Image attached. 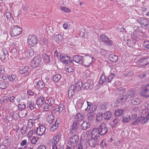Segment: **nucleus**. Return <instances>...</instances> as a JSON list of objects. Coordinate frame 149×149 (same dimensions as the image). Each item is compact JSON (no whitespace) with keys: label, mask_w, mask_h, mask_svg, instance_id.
I'll return each instance as SVG.
<instances>
[{"label":"nucleus","mask_w":149,"mask_h":149,"mask_svg":"<svg viewBox=\"0 0 149 149\" xmlns=\"http://www.w3.org/2000/svg\"><path fill=\"white\" fill-rule=\"evenodd\" d=\"M97 131V129L94 128L92 132L91 133V138L88 140V143L89 146L91 147H94L98 145L100 140V138L99 136V134L96 132Z\"/></svg>","instance_id":"nucleus-1"},{"label":"nucleus","mask_w":149,"mask_h":149,"mask_svg":"<svg viewBox=\"0 0 149 149\" xmlns=\"http://www.w3.org/2000/svg\"><path fill=\"white\" fill-rule=\"evenodd\" d=\"M97 130L98 132H96L99 134V135H103L106 134L108 131V127L105 123L101 124L98 127Z\"/></svg>","instance_id":"nucleus-2"},{"label":"nucleus","mask_w":149,"mask_h":149,"mask_svg":"<svg viewBox=\"0 0 149 149\" xmlns=\"http://www.w3.org/2000/svg\"><path fill=\"white\" fill-rule=\"evenodd\" d=\"M22 31V29L17 26H14L10 31L12 36H16L20 35Z\"/></svg>","instance_id":"nucleus-3"},{"label":"nucleus","mask_w":149,"mask_h":149,"mask_svg":"<svg viewBox=\"0 0 149 149\" xmlns=\"http://www.w3.org/2000/svg\"><path fill=\"white\" fill-rule=\"evenodd\" d=\"M28 43L31 47H33L38 43V40L35 36H29L28 37Z\"/></svg>","instance_id":"nucleus-4"},{"label":"nucleus","mask_w":149,"mask_h":149,"mask_svg":"<svg viewBox=\"0 0 149 149\" xmlns=\"http://www.w3.org/2000/svg\"><path fill=\"white\" fill-rule=\"evenodd\" d=\"M41 60V58L38 56L34 57L31 62V67L33 68H35L38 67L40 64Z\"/></svg>","instance_id":"nucleus-5"},{"label":"nucleus","mask_w":149,"mask_h":149,"mask_svg":"<svg viewBox=\"0 0 149 149\" xmlns=\"http://www.w3.org/2000/svg\"><path fill=\"white\" fill-rule=\"evenodd\" d=\"M101 40L104 42V44L107 45L111 46L112 44V41L105 35L101 34L100 36Z\"/></svg>","instance_id":"nucleus-6"},{"label":"nucleus","mask_w":149,"mask_h":149,"mask_svg":"<svg viewBox=\"0 0 149 149\" xmlns=\"http://www.w3.org/2000/svg\"><path fill=\"white\" fill-rule=\"evenodd\" d=\"M93 87V81L91 80H87L86 82L83 83L82 88L84 90L92 89Z\"/></svg>","instance_id":"nucleus-7"},{"label":"nucleus","mask_w":149,"mask_h":149,"mask_svg":"<svg viewBox=\"0 0 149 149\" xmlns=\"http://www.w3.org/2000/svg\"><path fill=\"white\" fill-rule=\"evenodd\" d=\"M93 62L91 57L88 56L86 55L85 57L83 58L82 63L81 64L84 66L88 67L90 66Z\"/></svg>","instance_id":"nucleus-8"},{"label":"nucleus","mask_w":149,"mask_h":149,"mask_svg":"<svg viewBox=\"0 0 149 149\" xmlns=\"http://www.w3.org/2000/svg\"><path fill=\"white\" fill-rule=\"evenodd\" d=\"M79 141V136L77 135L72 136L69 139L70 144L76 146Z\"/></svg>","instance_id":"nucleus-9"},{"label":"nucleus","mask_w":149,"mask_h":149,"mask_svg":"<svg viewBox=\"0 0 149 149\" xmlns=\"http://www.w3.org/2000/svg\"><path fill=\"white\" fill-rule=\"evenodd\" d=\"M79 124L78 122L75 121L71 125L70 132L71 134H75V133L77 132L78 129V126Z\"/></svg>","instance_id":"nucleus-10"},{"label":"nucleus","mask_w":149,"mask_h":149,"mask_svg":"<svg viewBox=\"0 0 149 149\" xmlns=\"http://www.w3.org/2000/svg\"><path fill=\"white\" fill-rule=\"evenodd\" d=\"M30 69L27 66H22L19 69V72L21 74H25L26 75L29 74Z\"/></svg>","instance_id":"nucleus-11"},{"label":"nucleus","mask_w":149,"mask_h":149,"mask_svg":"<svg viewBox=\"0 0 149 149\" xmlns=\"http://www.w3.org/2000/svg\"><path fill=\"white\" fill-rule=\"evenodd\" d=\"M60 58L61 59V61L65 64H68V61L70 60V57L69 56H66L63 54H60Z\"/></svg>","instance_id":"nucleus-12"},{"label":"nucleus","mask_w":149,"mask_h":149,"mask_svg":"<svg viewBox=\"0 0 149 149\" xmlns=\"http://www.w3.org/2000/svg\"><path fill=\"white\" fill-rule=\"evenodd\" d=\"M138 22L141 25L146 26L149 24V21L147 19L143 17L137 19Z\"/></svg>","instance_id":"nucleus-13"},{"label":"nucleus","mask_w":149,"mask_h":149,"mask_svg":"<svg viewBox=\"0 0 149 149\" xmlns=\"http://www.w3.org/2000/svg\"><path fill=\"white\" fill-rule=\"evenodd\" d=\"M3 54V55H0V58L1 59L4 60L6 57H8L9 58L8 53L10 51V50L8 48H4L2 50Z\"/></svg>","instance_id":"nucleus-14"},{"label":"nucleus","mask_w":149,"mask_h":149,"mask_svg":"<svg viewBox=\"0 0 149 149\" xmlns=\"http://www.w3.org/2000/svg\"><path fill=\"white\" fill-rule=\"evenodd\" d=\"M46 130V128L45 127L43 126H40L37 129L36 132L38 135H42L45 133Z\"/></svg>","instance_id":"nucleus-15"},{"label":"nucleus","mask_w":149,"mask_h":149,"mask_svg":"<svg viewBox=\"0 0 149 149\" xmlns=\"http://www.w3.org/2000/svg\"><path fill=\"white\" fill-rule=\"evenodd\" d=\"M83 58V56L77 55L74 56L73 57V61L77 63L81 64L82 63Z\"/></svg>","instance_id":"nucleus-16"},{"label":"nucleus","mask_w":149,"mask_h":149,"mask_svg":"<svg viewBox=\"0 0 149 149\" xmlns=\"http://www.w3.org/2000/svg\"><path fill=\"white\" fill-rule=\"evenodd\" d=\"M75 88L74 85L72 84L69 87L68 90V96L70 97L74 95Z\"/></svg>","instance_id":"nucleus-17"},{"label":"nucleus","mask_w":149,"mask_h":149,"mask_svg":"<svg viewBox=\"0 0 149 149\" xmlns=\"http://www.w3.org/2000/svg\"><path fill=\"white\" fill-rule=\"evenodd\" d=\"M139 124L141 123V124H144L147 123L148 120L149 119V116L148 117V114L146 117L141 116L139 117Z\"/></svg>","instance_id":"nucleus-18"},{"label":"nucleus","mask_w":149,"mask_h":149,"mask_svg":"<svg viewBox=\"0 0 149 149\" xmlns=\"http://www.w3.org/2000/svg\"><path fill=\"white\" fill-rule=\"evenodd\" d=\"M90 125L91 124L89 122L84 121L81 125V128L83 130H86L90 127Z\"/></svg>","instance_id":"nucleus-19"},{"label":"nucleus","mask_w":149,"mask_h":149,"mask_svg":"<svg viewBox=\"0 0 149 149\" xmlns=\"http://www.w3.org/2000/svg\"><path fill=\"white\" fill-rule=\"evenodd\" d=\"M25 54L27 58L32 57L34 54V50L33 49L31 48L26 49L25 52Z\"/></svg>","instance_id":"nucleus-20"},{"label":"nucleus","mask_w":149,"mask_h":149,"mask_svg":"<svg viewBox=\"0 0 149 149\" xmlns=\"http://www.w3.org/2000/svg\"><path fill=\"white\" fill-rule=\"evenodd\" d=\"M126 94L128 98L130 99L134 97L135 95V92L133 89H130L127 92Z\"/></svg>","instance_id":"nucleus-21"},{"label":"nucleus","mask_w":149,"mask_h":149,"mask_svg":"<svg viewBox=\"0 0 149 149\" xmlns=\"http://www.w3.org/2000/svg\"><path fill=\"white\" fill-rule=\"evenodd\" d=\"M45 84L42 79H41L38 83L35 85V86L39 90H41L43 89L45 86Z\"/></svg>","instance_id":"nucleus-22"},{"label":"nucleus","mask_w":149,"mask_h":149,"mask_svg":"<svg viewBox=\"0 0 149 149\" xmlns=\"http://www.w3.org/2000/svg\"><path fill=\"white\" fill-rule=\"evenodd\" d=\"M85 100H79L77 102L76 105V108L79 110H80L82 107L84 103Z\"/></svg>","instance_id":"nucleus-23"},{"label":"nucleus","mask_w":149,"mask_h":149,"mask_svg":"<svg viewBox=\"0 0 149 149\" xmlns=\"http://www.w3.org/2000/svg\"><path fill=\"white\" fill-rule=\"evenodd\" d=\"M44 100L45 98L43 97L40 96L38 97L36 102L37 105L41 107L42 105L44 104Z\"/></svg>","instance_id":"nucleus-24"},{"label":"nucleus","mask_w":149,"mask_h":149,"mask_svg":"<svg viewBox=\"0 0 149 149\" xmlns=\"http://www.w3.org/2000/svg\"><path fill=\"white\" fill-rule=\"evenodd\" d=\"M141 95L146 98L149 97V91L145 87L143 91L141 92Z\"/></svg>","instance_id":"nucleus-25"},{"label":"nucleus","mask_w":149,"mask_h":149,"mask_svg":"<svg viewBox=\"0 0 149 149\" xmlns=\"http://www.w3.org/2000/svg\"><path fill=\"white\" fill-rule=\"evenodd\" d=\"M128 98L126 94L124 95L123 93L122 94L120 95L118 98V101L120 102H124Z\"/></svg>","instance_id":"nucleus-26"},{"label":"nucleus","mask_w":149,"mask_h":149,"mask_svg":"<svg viewBox=\"0 0 149 149\" xmlns=\"http://www.w3.org/2000/svg\"><path fill=\"white\" fill-rule=\"evenodd\" d=\"M139 62L141 64L142 63L141 65L146 66L149 64V57L142 58L140 60Z\"/></svg>","instance_id":"nucleus-27"},{"label":"nucleus","mask_w":149,"mask_h":149,"mask_svg":"<svg viewBox=\"0 0 149 149\" xmlns=\"http://www.w3.org/2000/svg\"><path fill=\"white\" fill-rule=\"evenodd\" d=\"M75 90L76 91L78 92L81 90L82 88L83 83L81 81H78L75 84Z\"/></svg>","instance_id":"nucleus-28"},{"label":"nucleus","mask_w":149,"mask_h":149,"mask_svg":"<svg viewBox=\"0 0 149 149\" xmlns=\"http://www.w3.org/2000/svg\"><path fill=\"white\" fill-rule=\"evenodd\" d=\"M109 59L112 62H116L118 60V56L115 55L111 54L109 56Z\"/></svg>","instance_id":"nucleus-29"},{"label":"nucleus","mask_w":149,"mask_h":149,"mask_svg":"<svg viewBox=\"0 0 149 149\" xmlns=\"http://www.w3.org/2000/svg\"><path fill=\"white\" fill-rule=\"evenodd\" d=\"M45 103L48 106H52L54 104V100L53 98L51 97L46 100L45 101Z\"/></svg>","instance_id":"nucleus-30"},{"label":"nucleus","mask_w":149,"mask_h":149,"mask_svg":"<svg viewBox=\"0 0 149 149\" xmlns=\"http://www.w3.org/2000/svg\"><path fill=\"white\" fill-rule=\"evenodd\" d=\"M103 118V114L102 113H98L96 115V120L97 122H100Z\"/></svg>","instance_id":"nucleus-31"},{"label":"nucleus","mask_w":149,"mask_h":149,"mask_svg":"<svg viewBox=\"0 0 149 149\" xmlns=\"http://www.w3.org/2000/svg\"><path fill=\"white\" fill-rule=\"evenodd\" d=\"M112 113L110 111H107L105 112L103 114V118L107 120H109L111 117Z\"/></svg>","instance_id":"nucleus-32"},{"label":"nucleus","mask_w":149,"mask_h":149,"mask_svg":"<svg viewBox=\"0 0 149 149\" xmlns=\"http://www.w3.org/2000/svg\"><path fill=\"white\" fill-rule=\"evenodd\" d=\"M84 116L83 115H81L80 113H78L75 116V118L78 121H81L84 119Z\"/></svg>","instance_id":"nucleus-33"},{"label":"nucleus","mask_w":149,"mask_h":149,"mask_svg":"<svg viewBox=\"0 0 149 149\" xmlns=\"http://www.w3.org/2000/svg\"><path fill=\"white\" fill-rule=\"evenodd\" d=\"M61 137V136L60 135V134H58L57 136L53 137L52 142L54 143V145H56V144L59 141Z\"/></svg>","instance_id":"nucleus-34"},{"label":"nucleus","mask_w":149,"mask_h":149,"mask_svg":"<svg viewBox=\"0 0 149 149\" xmlns=\"http://www.w3.org/2000/svg\"><path fill=\"white\" fill-rule=\"evenodd\" d=\"M124 112V110L122 109H119L115 111L114 114L116 117H119Z\"/></svg>","instance_id":"nucleus-35"},{"label":"nucleus","mask_w":149,"mask_h":149,"mask_svg":"<svg viewBox=\"0 0 149 149\" xmlns=\"http://www.w3.org/2000/svg\"><path fill=\"white\" fill-rule=\"evenodd\" d=\"M54 39L57 42H61L63 40V37L61 35L58 34L56 35L54 37Z\"/></svg>","instance_id":"nucleus-36"},{"label":"nucleus","mask_w":149,"mask_h":149,"mask_svg":"<svg viewBox=\"0 0 149 149\" xmlns=\"http://www.w3.org/2000/svg\"><path fill=\"white\" fill-rule=\"evenodd\" d=\"M140 102V100L138 98H135L131 100V103L132 105H138Z\"/></svg>","instance_id":"nucleus-37"},{"label":"nucleus","mask_w":149,"mask_h":149,"mask_svg":"<svg viewBox=\"0 0 149 149\" xmlns=\"http://www.w3.org/2000/svg\"><path fill=\"white\" fill-rule=\"evenodd\" d=\"M122 118V121L123 122H128L131 120L130 116L128 115H123Z\"/></svg>","instance_id":"nucleus-38"},{"label":"nucleus","mask_w":149,"mask_h":149,"mask_svg":"<svg viewBox=\"0 0 149 149\" xmlns=\"http://www.w3.org/2000/svg\"><path fill=\"white\" fill-rule=\"evenodd\" d=\"M106 81L107 79L105 76L104 74H102L100 77L99 83L100 84L102 85L104 84V82H105Z\"/></svg>","instance_id":"nucleus-39"},{"label":"nucleus","mask_w":149,"mask_h":149,"mask_svg":"<svg viewBox=\"0 0 149 149\" xmlns=\"http://www.w3.org/2000/svg\"><path fill=\"white\" fill-rule=\"evenodd\" d=\"M43 58L45 62L49 63L50 62V56L46 54H43Z\"/></svg>","instance_id":"nucleus-40"},{"label":"nucleus","mask_w":149,"mask_h":149,"mask_svg":"<svg viewBox=\"0 0 149 149\" xmlns=\"http://www.w3.org/2000/svg\"><path fill=\"white\" fill-rule=\"evenodd\" d=\"M27 107L29 108L31 110L33 109L34 108V103L31 101H28Z\"/></svg>","instance_id":"nucleus-41"},{"label":"nucleus","mask_w":149,"mask_h":149,"mask_svg":"<svg viewBox=\"0 0 149 149\" xmlns=\"http://www.w3.org/2000/svg\"><path fill=\"white\" fill-rule=\"evenodd\" d=\"M88 141H87L86 140L84 139L83 141H81L80 143L81 145L84 149H85L87 147V143H88Z\"/></svg>","instance_id":"nucleus-42"},{"label":"nucleus","mask_w":149,"mask_h":149,"mask_svg":"<svg viewBox=\"0 0 149 149\" xmlns=\"http://www.w3.org/2000/svg\"><path fill=\"white\" fill-rule=\"evenodd\" d=\"M61 76L59 74H56L53 77V80L54 82H58L61 78Z\"/></svg>","instance_id":"nucleus-43"},{"label":"nucleus","mask_w":149,"mask_h":149,"mask_svg":"<svg viewBox=\"0 0 149 149\" xmlns=\"http://www.w3.org/2000/svg\"><path fill=\"white\" fill-rule=\"evenodd\" d=\"M57 122V120L55 121V123L53 124L52 127L50 129L51 132H54L56 129L58 128V124H56V122Z\"/></svg>","instance_id":"nucleus-44"},{"label":"nucleus","mask_w":149,"mask_h":149,"mask_svg":"<svg viewBox=\"0 0 149 149\" xmlns=\"http://www.w3.org/2000/svg\"><path fill=\"white\" fill-rule=\"evenodd\" d=\"M93 113L90 112L87 114V119L89 121H91L93 118Z\"/></svg>","instance_id":"nucleus-45"},{"label":"nucleus","mask_w":149,"mask_h":149,"mask_svg":"<svg viewBox=\"0 0 149 149\" xmlns=\"http://www.w3.org/2000/svg\"><path fill=\"white\" fill-rule=\"evenodd\" d=\"M40 43L41 44L43 45H46L48 44V41L45 38L41 39L40 40Z\"/></svg>","instance_id":"nucleus-46"},{"label":"nucleus","mask_w":149,"mask_h":149,"mask_svg":"<svg viewBox=\"0 0 149 149\" xmlns=\"http://www.w3.org/2000/svg\"><path fill=\"white\" fill-rule=\"evenodd\" d=\"M119 122V119L118 118H116L113 120V124L111 125V127L112 128L114 127L117 125Z\"/></svg>","instance_id":"nucleus-47"},{"label":"nucleus","mask_w":149,"mask_h":149,"mask_svg":"<svg viewBox=\"0 0 149 149\" xmlns=\"http://www.w3.org/2000/svg\"><path fill=\"white\" fill-rule=\"evenodd\" d=\"M7 84L3 81H0V88L2 89H5L7 87Z\"/></svg>","instance_id":"nucleus-48"},{"label":"nucleus","mask_w":149,"mask_h":149,"mask_svg":"<svg viewBox=\"0 0 149 149\" xmlns=\"http://www.w3.org/2000/svg\"><path fill=\"white\" fill-rule=\"evenodd\" d=\"M9 141V139H4L3 142V145L5 147L8 146L10 144Z\"/></svg>","instance_id":"nucleus-49"},{"label":"nucleus","mask_w":149,"mask_h":149,"mask_svg":"<svg viewBox=\"0 0 149 149\" xmlns=\"http://www.w3.org/2000/svg\"><path fill=\"white\" fill-rule=\"evenodd\" d=\"M101 109L105 111L107 108V105L105 103L101 104L100 105Z\"/></svg>","instance_id":"nucleus-50"},{"label":"nucleus","mask_w":149,"mask_h":149,"mask_svg":"<svg viewBox=\"0 0 149 149\" xmlns=\"http://www.w3.org/2000/svg\"><path fill=\"white\" fill-rule=\"evenodd\" d=\"M19 110L21 111L24 110L26 107V105L23 104H20L18 105Z\"/></svg>","instance_id":"nucleus-51"},{"label":"nucleus","mask_w":149,"mask_h":149,"mask_svg":"<svg viewBox=\"0 0 149 149\" xmlns=\"http://www.w3.org/2000/svg\"><path fill=\"white\" fill-rule=\"evenodd\" d=\"M16 76L15 74H12L9 75L8 77V78L9 79L10 81H13L16 79Z\"/></svg>","instance_id":"nucleus-52"},{"label":"nucleus","mask_w":149,"mask_h":149,"mask_svg":"<svg viewBox=\"0 0 149 149\" xmlns=\"http://www.w3.org/2000/svg\"><path fill=\"white\" fill-rule=\"evenodd\" d=\"M139 117L136 118L135 119H134L132 121V124L133 125H136L138 124H139Z\"/></svg>","instance_id":"nucleus-53"},{"label":"nucleus","mask_w":149,"mask_h":149,"mask_svg":"<svg viewBox=\"0 0 149 149\" xmlns=\"http://www.w3.org/2000/svg\"><path fill=\"white\" fill-rule=\"evenodd\" d=\"M27 128L26 126H23L21 129V133L22 135L24 134L27 131Z\"/></svg>","instance_id":"nucleus-54"},{"label":"nucleus","mask_w":149,"mask_h":149,"mask_svg":"<svg viewBox=\"0 0 149 149\" xmlns=\"http://www.w3.org/2000/svg\"><path fill=\"white\" fill-rule=\"evenodd\" d=\"M65 68L66 71L68 72H72L73 70V69L72 68V67L71 66H69L68 65L65 67Z\"/></svg>","instance_id":"nucleus-55"},{"label":"nucleus","mask_w":149,"mask_h":149,"mask_svg":"<svg viewBox=\"0 0 149 149\" xmlns=\"http://www.w3.org/2000/svg\"><path fill=\"white\" fill-rule=\"evenodd\" d=\"M12 14H11L10 13L7 12H6L4 16H6L8 19L10 20L11 18Z\"/></svg>","instance_id":"nucleus-56"},{"label":"nucleus","mask_w":149,"mask_h":149,"mask_svg":"<svg viewBox=\"0 0 149 149\" xmlns=\"http://www.w3.org/2000/svg\"><path fill=\"white\" fill-rule=\"evenodd\" d=\"M106 139H103L101 142L100 145L102 147H104L106 146V142H105Z\"/></svg>","instance_id":"nucleus-57"},{"label":"nucleus","mask_w":149,"mask_h":149,"mask_svg":"<svg viewBox=\"0 0 149 149\" xmlns=\"http://www.w3.org/2000/svg\"><path fill=\"white\" fill-rule=\"evenodd\" d=\"M114 76L113 74H111V75L108 77L107 80L106 82L107 81L108 83L110 82Z\"/></svg>","instance_id":"nucleus-58"},{"label":"nucleus","mask_w":149,"mask_h":149,"mask_svg":"<svg viewBox=\"0 0 149 149\" xmlns=\"http://www.w3.org/2000/svg\"><path fill=\"white\" fill-rule=\"evenodd\" d=\"M60 8L61 10H62L64 11V12L67 13V12H70V10L69 9L67 8H66L61 6L60 7Z\"/></svg>","instance_id":"nucleus-59"},{"label":"nucleus","mask_w":149,"mask_h":149,"mask_svg":"<svg viewBox=\"0 0 149 149\" xmlns=\"http://www.w3.org/2000/svg\"><path fill=\"white\" fill-rule=\"evenodd\" d=\"M33 120L32 119H30L29 120V121L27 125L28 126H30V127H32L33 124V122L32 121Z\"/></svg>","instance_id":"nucleus-60"},{"label":"nucleus","mask_w":149,"mask_h":149,"mask_svg":"<svg viewBox=\"0 0 149 149\" xmlns=\"http://www.w3.org/2000/svg\"><path fill=\"white\" fill-rule=\"evenodd\" d=\"M19 42L14 41L12 43L11 45L13 46L18 47L19 46Z\"/></svg>","instance_id":"nucleus-61"},{"label":"nucleus","mask_w":149,"mask_h":149,"mask_svg":"<svg viewBox=\"0 0 149 149\" xmlns=\"http://www.w3.org/2000/svg\"><path fill=\"white\" fill-rule=\"evenodd\" d=\"M137 114H136V113H135L134 114H132L131 116V117H130L131 118V120H130L131 121L133 120L134 119H136V118H137Z\"/></svg>","instance_id":"nucleus-62"},{"label":"nucleus","mask_w":149,"mask_h":149,"mask_svg":"<svg viewBox=\"0 0 149 149\" xmlns=\"http://www.w3.org/2000/svg\"><path fill=\"white\" fill-rule=\"evenodd\" d=\"M86 102L87 103V107L85 109V110H87L89 109H90L91 108V105H92V103L91 102H88V101H86Z\"/></svg>","instance_id":"nucleus-63"},{"label":"nucleus","mask_w":149,"mask_h":149,"mask_svg":"<svg viewBox=\"0 0 149 149\" xmlns=\"http://www.w3.org/2000/svg\"><path fill=\"white\" fill-rule=\"evenodd\" d=\"M76 147L75 146L69 144L67 146L66 149H74V147Z\"/></svg>","instance_id":"nucleus-64"}]
</instances>
